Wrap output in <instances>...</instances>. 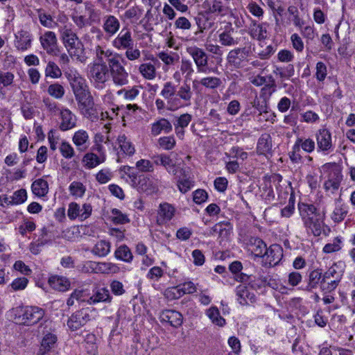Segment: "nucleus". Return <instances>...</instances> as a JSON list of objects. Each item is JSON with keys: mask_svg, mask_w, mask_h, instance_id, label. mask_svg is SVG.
I'll use <instances>...</instances> for the list:
<instances>
[{"mask_svg": "<svg viewBox=\"0 0 355 355\" xmlns=\"http://www.w3.org/2000/svg\"><path fill=\"white\" fill-rule=\"evenodd\" d=\"M299 210L303 224L309 234L320 236L324 232L325 213L311 204H299Z\"/></svg>", "mask_w": 355, "mask_h": 355, "instance_id": "obj_1", "label": "nucleus"}, {"mask_svg": "<svg viewBox=\"0 0 355 355\" xmlns=\"http://www.w3.org/2000/svg\"><path fill=\"white\" fill-rule=\"evenodd\" d=\"M123 61L121 55H119L114 60H111L109 64V72L113 83L119 86H123L128 83V73L121 64Z\"/></svg>", "mask_w": 355, "mask_h": 355, "instance_id": "obj_2", "label": "nucleus"}, {"mask_svg": "<svg viewBox=\"0 0 355 355\" xmlns=\"http://www.w3.org/2000/svg\"><path fill=\"white\" fill-rule=\"evenodd\" d=\"M202 6L207 14L220 17L233 15V10L220 0H206L203 2Z\"/></svg>", "mask_w": 355, "mask_h": 355, "instance_id": "obj_3", "label": "nucleus"}, {"mask_svg": "<svg viewBox=\"0 0 355 355\" xmlns=\"http://www.w3.org/2000/svg\"><path fill=\"white\" fill-rule=\"evenodd\" d=\"M43 49L48 55L58 56L60 52L56 35L53 31H46L40 37Z\"/></svg>", "mask_w": 355, "mask_h": 355, "instance_id": "obj_4", "label": "nucleus"}, {"mask_svg": "<svg viewBox=\"0 0 355 355\" xmlns=\"http://www.w3.org/2000/svg\"><path fill=\"white\" fill-rule=\"evenodd\" d=\"M250 51L249 48H236L231 50L227 56V63L234 68L241 69L247 61Z\"/></svg>", "mask_w": 355, "mask_h": 355, "instance_id": "obj_5", "label": "nucleus"}, {"mask_svg": "<svg viewBox=\"0 0 355 355\" xmlns=\"http://www.w3.org/2000/svg\"><path fill=\"white\" fill-rule=\"evenodd\" d=\"M109 69L107 63L93 62L89 70L91 79L95 84H105L108 80Z\"/></svg>", "mask_w": 355, "mask_h": 355, "instance_id": "obj_6", "label": "nucleus"}, {"mask_svg": "<svg viewBox=\"0 0 355 355\" xmlns=\"http://www.w3.org/2000/svg\"><path fill=\"white\" fill-rule=\"evenodd\" d=\"M187 51L193 58L198 72L205 73L208 65V56L204 50L197 46H191L187 49Z\"/></svg>", "mask_w": 355, "mask_h": 355, "instance_id": "obj_7", "label": "nucleus"}, {"mask_svg": "<svg viewBox=\"0 0 355 355\" xmlns=\"http://www.w3.org/2000/svg\"><path fill=\"white\" fill-rule=\"evenodd\" d=\"M176 92V87L172 82L168 81L164 84L161 95L167 100L168 110L175 111L180 107L179 98L175 97Z\"/></svg>", "mask_w": 355, "mask_h": 355, "instance_id": "obj_8", "label": "nucleus"}, {"mask_svg": "<svg viewBox=\"0 0 355 355\" xmlns=\"http://www.w3.org/2000/svg\"><path fill=\"white\" fill-rule=\"evenodd\" d=\"M92 211V207L90 204L85 203L82 208L76 202H71L69 205L67 215L71 220L80 218L81 220L88 218Z\"/></svg>", "mask_w": 355, "mask_h": 355, "instance_id": "obj_9", "label": "nucleus"}, {"mask_svg": "<svg viewBox=\"0 0 355 355\" xmlns=\"http://www.w3.org/2000/svg\"><path fill=\"white\" fill-rule=\"evenodd\" d=\"M64 46L66 48L69 56L75 58L76 60L83 63L86 61L85 47L83 43L80 39L71 41L67 43Z\"/></svg>", "mask_w": 355, "mask_h": 355, "instance_id": "obj_10", "label": "nucleus"}, {"mask_svg": "<svg viewBox=\"0 0 355 355\" xmlns=\"http://www.w3.org/2000/svg\"><path fill=\"white\" fill-rule=\"evenodd\" d=\"M44 315V311L37 306L26 307L21 315L22 322L26 325L37 323Z\"/></svg>", "mask_w": 355, "mask_h": 355, "instance_id": "obj_11", "label": "nucleus"}, {"mask_svg": "<svg viewBox=\"0 0 355 355\" xmlns=\"http://www.w3.org/2000/svg\"><path fill=\"white\" fill-rule=\"evenodd\" d=\"M283 256L282 248L279 245L275 244L266 249L264 256L265 264L269 266H276Z\"/></svg>", "mask_w": 355, "mask_h": 355, "instance_id": "obj_12", "label": "nucleus"}, {"mask_svg": "<svg viewBox=\"0 0 355 355\" xmlns=\"http://www.w3.org/2000/svg\"><path fill=\"white\" fill-rule=\"evenodd\" d=\"M112 45L117 49H125L134 46V40L130 31L128 28H123L113 40Z\"/></svg>", "mask_w": 355, "mask_h": 355, "instance_id": "obj_13", "label": "nucleus"}, {"mask_svg": "<svg viewBox=\"0 0 355 355\" xmlns=\"http://www.w3.org/2000/svg\"><path fill=\"white\" fill-rule=\"evenodd\" d=\"M148 60L152 61L151 62L142 63L139 66V71L141 75L146 80H153L157 75L155 64H159V60L153 55H150Z\"/></svg>", "mask_w": 355, "mask_h": 355, "instance_id": "obj_14", "label": "nucleus"}, {"mask_svg": "<svg viewBox=\"0 0 355 355\" xmlns=\"http://www.w3.org/2000/svg\"><path fill=\"white\" fill-rule=\"evenodd\" d=\"M159 318L161 322H168L175 328L180 327L183 322L182 315L180 312L171 309L163 311Z\"/></svg>", "mask_w": 355, "mask_h": 355, "instance_id": "obj_15", "label": "nucleus"}, {"mask_svg": "<svg viewBox=\"0 0 355 355\" xmlns=\"http://www.w3.org/2000/svg\"><path fill=\"white\" fill-rule=\"evenodd\" d=\"M89 315L84 310L76 311L68 320V327L72 330L78 329L89 320Z\"/></svg>", "mask_w": 355, "mask_h": 355, "instance_id": "obj_16", "label": "nucleus"}, {"mask_svg": "<svg viewBox=\"0 0 355 355\" xmlns=\"http://www.w3.org/2000/svg\"><path fill=\"white\" fill-rule=\"evenodd\" d=\"M175 211V207L168 203H161L158 209V216L157 218V223L159 225H162L172 219Z\"/></svg>", "mask_w": 355, "mask_h": 355, "instance_id": "obj_17", "label": "nucleus"}, {"mask_svg": "<svg viewBox=\"0 0 355 355\" xmlns=\"http://www.w3.org/2000/svg\"><path fill=\"white\" fill-rule=\"evenodd\" d=\"M96 60L94 62L106 63L110 64L111 60H114L120 54L114 53L110 49H104L102 46L98 45L95 48Z\"/></svg>", "mask_w": 355, "mask_h": 355, "instance_id": "obj_18", "label": "nucleus"}, {"mask_svg": "<svg viewBox=\"0 0 355 355\" xmlns=\"http://www.w3.org/2000/svg\"><path fill=\"white\" fill-rule=\"evenodd\" d=\"M316 141L318 148L323 151L327 152L332 147L331 135L327 129H320L316 135Z\"/></svg>", "mask_w": 355, "mask_h": 355, "instance_id": "obj_19", "label": "nucleus"}, {"mask_svg": "<svg viewBox=\"0 0 355 355\" xmlns=\"http://www.w3.org/2000/svg\"><path fill=\"white\" fill-rule=\"evenodd\" d=\"M61 123L60 129L66 131L72 129L76 126V117L69 109H64L60 111Z\"/></svg>", "mask_w": 355, "mask_h": 355, "instance_id": "obj_20", "label": "nucleus"}, {"mask_svg": "<svg viewBox=\"0 0 355 355\" xmlns=\"http://www.w3.org/2000/svg\"><path fill=\"white\" fill-rule=\"evenodd\" d=\"M15 46L19 51H26L31 45V34L24 30L19 31L15 33Z\"/></svg>", "mask_w": 355, "mask_h": 355, "instance_id": "obj_21", "label": "nucleus"}, {"mask_svg": "<svg viewBox=\"0 0 355 355\" xmlns=\"http://www.w3.org/2000/svg\"><path fill=\"white\" fill-rule=\"evenodd\" d=\"M236 293L238 297L237 300L241 305H247L256 301L255 295L250 293L245 285L238 286L236 289Z\"/></svg>", "mask_w": 355, "mask_h": 355, "instance_id": "obj_22", "label": "nucleus"}, {"mask_svg": "<svg viewBox=\"0 0 355 355\" xmlns=\"http://www.w3.org/2000/svg\"><path fill=\"white\" fill-rule=\"evenodd\" d=\"M323 282H325V280L322 275V270L321 268L313 270L309 274L307 285L305 290L311 291L319 285L320 286V284H322Z\"/></svg>", "mask_w": 355, "mask_h": 355, "instance_id": "obj_23", "label": "nucleus"}, {"mask_svg": "<svg viewBox=\"0 0 355 355\" xmlns=\"http://www.w3.org/2000/svg\"><path fill=\"white\" fill-rule=\"evenodd\" d=\"M112 297L110 291L105 287L96 288L94 290L93 295L87 300L89 304H96L98 302H110Z\"/></svg>", "mask_w": 355, "mask_h": 355, "instance_id": "obj_24", "label": "nucleus"}, {"mask_svg": "<svg viewBox=\"0 0 355 355\" xmlns=\"http://www.w3.org/2000/svg\"><path fill=\"white\" fill-rule=\"evenodd\" d=\"M72 140L80 151L84 152L88 148L89 135L87 131L84 130L76 131L73 135Z\"/></svg>", "mask_w": 355, "mask_h": 355, "instance_id": "obj_25", "label": "nucleus"}, {"mask_svg": "<svg viewBox=\"0 0 355 355\" xmlns=\"http://www.w3.org/2000/svg\"><path fill=\"white\" fill-rule=\"evenodd\" d=\"M60 38L63 45L67 43L79 39L77 33L74 31L71 24H64L59 28Z\"/></svg>", "mask_w": 355, "mask_h": 355, "instance_id": "obj_26", "label": "nucleus"}, {"mask_svg": "<svg viewBox=\"0 0 355 355\" xmlns=\"http://www.w3.org/2000/svg\"><path fill=\"white\" fill-rule=\"evenodd\" d=\"M267 249L266 244L259 238L252 237L249 241V250L257 257H263Z\"/></svg>", "mask_w": 355, "mask_h": 355, "instance_id": "obj_27", "label": "nucleus"}, {"mask_svg": "<svg viewBox=\"0 0 355 355\" xmlns=\"http://www.w3.org/2000/svg\"><path fill=\"white\" fill-rule=\"evenodd\" d=\"M180 175L177 176L178 187L180 192L185 193L193 187V182L183 168L180 170Z\"/></svg>", "mask_w": 355, "mask_h": 355, "instance_id": "obj_28", "label": "nucleus"}, {"mask_svg": "<svg viewBox=\"0 0 355 355\" xmlns=\"http://www.w3.org/2000/svg\"><path fill=\"white\" fill-rule=\"evenodd\" d=\"M120 28L119 19L113 15H107L104 17L103 28L109 35H114Z\"/></svg>", "mask_w": 355, "mask_h": 355, "instance_id": "obj_29", "label": "nucleus"}, {"mask_svg": "<svg viewBox=\"0 0 355 355\" xmlns=\"http://www.w3.org/2000/svg\"><path fill=\"white\" fill-rule=\"evenodd\" d=\"M69 82L74 95L87 92V90H89L85 83V80L80 76H71L69 78Z\"/></svg>", "mask_w": 355, "mask_h": 355, "instance_id": "obj_30", "label": "nucleus"}, {"mask_svg": "<svg viewBox=\"0 0 355 355\" xmlns=\"http://www.w3.org/2000/svg\"><path fill=\"white\" fill-rule=\"evenodd\" d=\"M176 97L179 98V101H182L186 105H191V101L193 97V92L190 85L184 83L179 87L177 92Z\"/></svg>", "mask_w": 355, "mask_h": 355, "instance_id": "obj_31", "label": "nucleus"}, {"mask_svg": "<svg viewBox=\"0 0 355 355\" xmlns=\"http://www.w3.org/2000/svg\"><path fill=\"white\" fill-rule=\"evenodd\" d=\"M56 341L57 337L55 335L51 333L45 335L42 340L37 355H45L46 352H49L54 347Z\"/></svg>", "mask_w": 355, "mask_h": 355, "instance_id": "obj_32", "label": "nucleus"}, {"mask_svg": "<svg viewBox=\"0 0 355 355\" xmlns=\"http://www.w3.org/2000/svg\"><path fill=\"white\" fill-rule=\"evenodd\" d=\"M171 130L172 125L164 118H162L154 123L151 128V133L155 136L159 135L162 131H164L165 133H168Z\"/></svg>", "mask_w": 355, "mask_h": 355, "instance_id": "obj_33", "label": "nucleus"}, {"mask_svg": "<svg viewBox=\"0 0 355 355\" xmlns=\"http://www.w3.org/2000/svg\"><path fill=\"white\" fill-rule=\"evenodd\" d=\"M49 282L53 288L59 291H65L68 290L71 285L67 279L58 276L51 277Z\"/></svg>", "mask_w": 355, "mask_h": 355, "instance_id": "obj_34", "label": "nucleus"}, {"mask_svg": "<svg viewBox=\"0 0 355 355\" xmlns=\"http://www.w3.org/2000/svg\"><path fill=\"white\" fill-rule=\"evenodd\" d=\"M267 26L266 23L257 24L254 22L250 31L251 36L259 41L265 40L268 36Z\"/></svg>", "mask_w": 355, "mask_h": 355, "instance_id": "obj_35", "label": "nucleus"}, {"mask_svg": "<svg viewBox=\"0 0 355 355\" xmlns=\"http://www.w3.org/2000/svg\"><path fill=\"white\" fill-rule=\"evenodd\" d=\"M272 149V141L269 135H263L259 139L257 144V152L261 155L270 153Z\"/></svg>", "mask_w": 355, "mask_h": 355, "instance_id": "obj_36", "label": "nucleus"}, {"mask_svg": "<svg viewBox=\"0 0 355 355\" xmlns=\"http://www.w3.org/2000/svg\"><path fill=\"white\" fill-rule=\"evenodd\" d=\"M31 188L35 195L42 197L48 193L49 184L46 180L38 179L33 182Z\"/></svg>", "mask_w": 355, "mask_h": 355, "instance_id": "obj_37", "label": "nucleus"}, {"mask_svg": "<svg viewBox=\"0 0 355 355\" xmlns=\"http://www.w3.org/2000/svg\"><path fill=\"white\" fill-rule=\"evenodd\" d=\"M200 83L206 88L214 89L219 87L222 84V80L218 77H205L199 82L196 80L193 81V87L196 83Z\"/></svg>", "mask_w": 355, "mask_h": 355, "instance_id": "obj_38", "label": "nucleus"}, {"mask_svg": "<svg viewBox=\"0 0 355 355\" xmlns=\"http://www.w3.org/2000/svg\"><path fill=\"white\" fill-rule=\"evenodd\" d=\"M114 256L117 259L122 260L128 263H130L133 259L132 252L126 245L119 246L116 250Z\"/></svg>", "mask_w": 355, "mask_h": 355, "instance_id": "obj_39", "label": "nucleus"}, {"mask_svg": "<svg viewBox=\"0 0 355 355\" xmlns=\"http://www.w3.org/2000/svg\"><path fill=\"white\" fill-rule=\"evenodd\" d=\"M300 147L307 153H311L315 149V142L311 139H303L298 138L294 145L295 150H300Z\"/></svg>", "mask_w": 355, "mask_h": 355, "instance_id": "obj_40", "label": "nucleus"}, {"mask_svg": "<svg viewBox=\"0 0 355 355\" xmlns=\"http://www.w3.org/2000/svg\"><path fill=\"white\" fill-rule=\"evenodd\" d=\"M118 144L121 150L128 155H132L135 153V147L132 143L127 139L125 135H119L117 139Z\"/></svg>", "mask_w": 355, "mask_h": 355, "instance_id": "obj_41", "label": "nucleus"}, {"mask_svg": "<svg viewBox=\"0 0 355 355\" xmlns=\"http://www.w3.org/2000/svg\"><path fill=\"white\" fill-rule=\"evenodd\" d=\"M110 251V243L104 240L98 241L92 249V252L98 256L104 257Z\"/></svg>", "mask_w": 355, "mask_h": 355, "instance_id": "obj_42", "label": "nucleus"}, {"mask_svg": "<svg viewBox=\"0 0 355 355\" xmlns=\"http://www.w3.org/2000/svg\"><path fill=\"white\" fill-rule=\"evenodd\" d=\"M232 31L233 29L231 28L230 30L225 31L219 35V42L222 45L230 46L238 44V40L234 39L232 36L231 32Z\"/></svg>", "mask_w": 355, "mask_h": 355, "instance_id": "obj_43", "label": "nucleus"}, {"mask_svg": "<svg viewBox=\"0 0 355 355\" xmlns=\"http://www.w3.org/2000/svg\"><path fill=\"white\" fill-rule=\"evenodd\" d=\"M45 76L57 78L62 76V71L54 62L49 61L45 69Z\"/></svg>", "mask_w": 355, "mask_h": 355, "instance_id": "obj_44", "label": "nucleus"}, {"mask_svg": "<svg viewBox=\"0 0 355 355\" xmlns=\"http://www.w3.org/2000/svg\"><path fill=\"white\" fill-rule=\"evenodd\" d=\"M207 315L214 324L218 326L222 327L225 323V319L220 315L219 311L216 307L209 309L207 310Z\"/></svg>", "mask_w": 355, "mask_h": 355, "instance_id": "obj_45", "label": "nucleus"}, {"mask_svg": "<svg viewBox=\"0 0 355 355\" xmlns=\"http://www.w3.org/2000/svg\"><path fill=\"white\" fill-rule=\"evenodd\" d=\"M83 162L87 168H92L98 166L103 161H101L96 154L90 153H87L84 156Z\"/></svg>", "mask_w": 355, "mask_h": 355, "instance_id": "obj_46", "label": "nucleus"}, {"mask_svg": "<svg viewBox=\"0 0 355 355\" xmlns=\"http://www.w3.org/2000/svg\"><path fill=\"white\" fill-rule=\"evenodd\" d=\"M97 270L103 273H117L119 267L110 262L98 263Z\"/></svg>", "mask_w": 355, "mask_h": 355, "instance_id": "obj_47", "label": "nucleus"}, {"mask_svg": "<svg viewBox=\"0 0 355 355\" xmlns=\"http://www.w3.org/2000/svg\"><path fill=\"white\" fill-rule=\"evenodd\" d=\"M11 205H19L24 202L27 198L26 191L21 189L14 192L13 195L10 196Z\"/></svg>", "mask_w": 355, "mask_h": 355, "instance_id": "obj_48", "label": "nucleus"}, {"mask_svg": "<svg viewBox=\"0 0 355 355\" xmlns=\"http://www.w3.org/2000/svg\"><path fill=\"white\" fill-rule=\"evenodd\" d=\"M48 93L51 96H53L55 98H61L64 94V87L58 84L54 83L51 84L48 87Z\"/></svg>", "mask_w": 355, "mask_h": 355, "instance_id": "obj_49", "label": "nucleus"}, {"mask_svg": "<svg viewBox=\"0 0 355 355\" xmlns=\"http://www.w3.org/2000/svg\"><path fill=\"white\" fill-rule=\"evenodd\" d=\"M268 81L265 83V86L261 89L263 95L270 96L276 91L275 80L272 76L268 77Z\"/></svg>", "mask_w": 355, "mask_h": 355, "instance_id": "obj_50", "label": "nucleus"}, {"mask_svg": "<svg viewBox=\"0 0 355 355\" xmlns=\"http://www.w3.org/2000/svg\"><path fill=\"white\" fill-rule=\"evenodd\" d=\"M112 221L115 224H125L129 222L127 215L123 214L117 209L112 210Z\"/></svg>", "mask_w": 355, "mask_h": 355, "instance_id": "obj_51", "label": "nucleus"}, {"mask_svg": "<svg viewBox=\"0 0 355 355\" xmlns=\"http://www.w3.org/2000/svg\"><path fill=\"white\" fill-rule=\"evenodd\" d=\"M157 56L166 65L173 64L179 60V56L176 53L169 54L166 52H160Z\"/></svg>", "mask_w": 355, "mask_h": 355, "instance_id": "obj_52", "label": "nucleus"}, {"mask_svg": "<svg viewBox=\"0 0 355 355\" xmlns=\"http://www.w3.org/2000/svg\"><path fill=\"white\" fill-rule=\"evenodd\" d=\"M347 214V210L343 206H338L334 209L331 219L336 223H340L344 220Z\"/></svg>", "mask_w": 355, "mask_h": 355, "instance_id": "obj_53", "label": "nucleus"}, {"mask_svg": "<svg viewBox=\"0 0 355 355\" xmlns=\"http://www.w3.org/2000/svg\"><path fill=\"white\" fill-rule=\"evenodd\" d=\"M337 264L334 263L325 272L322 273L325 282L331 278L336 279L338 277H339V280H341L343 274L337 271Z\"/></svg>", "mask_w": 355, "mask_h": 355, "instance_id": "obj_54", "label": "nucleus"}, {"mask_svg": "<svg viewBox=\"0 0 355 355\" xmlns=\"http://www.w3.org/2000/svg\"><path fill=\"white\" fill-rule=\"evenodd\" d=\"M14 74L9 71L0 70V85L8 87L13 83Z\"/></svg>", "mask_w": 355, "mask_h": 355, "instance_id": "obj_55", "label": "nucleus"}, {"mask_svg": "<svg viewBox=\"0 0 355 355\" xmlns=\"http://www.w3.org/2000/svg\"><path fill=\"white\" fill-rule=\"evenodd\" d=\"M340 282L339 277L331 282H323L322 284H320V289L324 293H331L337 288Z\"/></svg>", "mask_w": 355, "mask_h": 355, "instance_id": "obj_56", "label": "nucleus"}, {"mask_svg": "<svg viewBox=\"0 0 355 355\" xmlns=\"http://www.w3.org/2000/svg\"><path fill=\"white\" fill-rule=\"evenodd\" d=\"M159 146L165 150H171L175 146V140L173 137H163L158 140Z\"/></svg>", "mask_w": 355, "mask_h": 355, "instance_id": "obj_57", "label": "nucleus"}, {"mask_svg": "<svg viewBox=\"0 0 355 355\" xmlns=\"http://www.w3.org/2000/svg\"><path fill=\"white\" fill-rule=\"evenodd\" d=\"M341 241L338 237H336L333 243L326 244L323 248V252L325 253H331L338 252L341 249Z\"/></svg>", "mask_w": 355, "mask_h": 355, "instance_id": "obj_58", "label": "nucleus"}, {"mask_svg": "<svg viewBox=\"0 0 355 355\" xmlns=\"http://www.w3.org/2000/svg\"><path fill=\"white\" fill-rule=\"evenodd\" d=\"M81 114L92 122L97 121L99 119V114L95 105L87 109Z\"/></svg>", "mask_w": 355, "mask_h": 355, "instance_id": "obj_59", "label": "nucleus"}, {"mask_svg": "<svg viewBox=\"0 0 355 355\" xmlns=\"http://www.w3.org/2000/svg\"><path fill=\"white\" fill-rule=\"evenodd\" d=\"M70 192L73 196L81 197L85 192L83 184L78 182H73L69 187Z\"/></svg>", "mask_w": 355, "mask_h": 355, "instance_id": "obj_60", "label": "nucleus"}, {"mask_svg": "<svg viewBox=\"0 0 355 355\" xmlns=\"http://www.w3.org/2000/svg\"><path fill=\"white\" fill-rule=\"evenodd\" d=\"M60 150L62 155L67 159H70L74 155V150L68 142L63 141L60 145Z\"/></svg>", "mask_w": 355, "mask_h": 355, "instance_id": "obj_61", "label": "nucleus"}, {"mask_svg": "<svg viewBox=\"0 0 355 355\" xmlns=\"http://www.w3.org/2000/svg\"><path fill=\"white\" fill-rule=\"evenodd\" d=\"M164 295L166 298H168V300H175V299H178L183 295L181 292L180 287L179 286V285L175 287H172L169 289H167L165 291Z\"/></svg>", "mask_w": 355, "mask_h": 355, "instance_id": "obj_62", "label": "nucleus"}, {"mask_svg": "<svg viewBox=\"0 0 355 355\" xmlns=\"http://www.w3.org/2000/svg\"><path fill=\"white\" fill-rule=\"evenodd\" d=\"M327 67L322 62H318L316 64L315 76L319 81H323L327 74Z\"/></svg>", "mask_w": 355, "mask_h": 355, "instance_id": "obj_63", "label": "nucleus"}, {"mask_svg": "<svg viewBox=\"0 0 355 355\" xmlns=\"http://www.w3.org/2000/svg\"><path fill=\"white\" fill-rule=\"evenodd\" d=\"M137 168L141 172H150L153 171L151 162L148 159H140L136 163Z\"/></svg>", "mask_w": 355, "mask_h": 355, "instance_id": "obj_64", "label": "nucleus"}]
</instances>
